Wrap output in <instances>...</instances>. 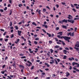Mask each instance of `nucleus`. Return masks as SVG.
<instances>
[{"mask_svg": "<svg viewBox=\"0 0 79 79\" xmlns=\"http://www.w3.org/2000/svg\"><path fill=\"white\" fill-rule=\"evenodd\" d=\"M43 11L44 12H45L46 11V9H43Z\"/></svg>", "mask_w": 79, "mask_h": 79, "instance_id": "41", "label": "nucleus"}, {"mask_svg": "<svg viewBox=\"0 0 79 79\" xmlns=\"http://www.w3.org/2000/svg\"><path fill=\"white\" fill-rule=\"evenodd\" d=\"M77 64V63H76L75 62H73L72 63V65L73 66H74V65H75V64Z\"/></svg>", "mask_w": 79, "mask_h": 79, "instance_id": "19", "label": "nucleus"}, {"mask_svg": "<svg viewBox=\"0 0 79 79\" xmlns=\"http://www.w3.org/2000/svg\"><path fill=\"white\" fill-rule=\"evenodd\" d=\"M36 28H38V29H41V27H37Z\"/></svg>", "mask_w": 79, "mask_h": 79, "instance_id": "62", "label": "nucleus"}, {"mask_svg": "<svg viewBox=\"0 0 79 79\" xmlns=\"http://www.w3.org/2000/svg\"><path fill=\"white\" fill-rule=\"evenodd\" d=\"M50 64H53V63H55V60H53V59L50 60Z\"/></svg>", "mask_w": 79, "mask_h": 79, "instance_id": "4", "label": "nucleus"}, {"mask_svg": "<svg viewBox=\"0 0 79 79\" xmlns=\"http://www.w3.org/2000/svg\"><path fill=\"white\" fill-rule=\"evenodd\" d=\"M63 33V32H59L57 34H59L60 35H57V37L59 39H60V36H61V35H63V34H62Z\"/></svg>", "mask_w": 79, "mask_h": 79, "instance_id": "2", "label": "nucleus"}, {"mask_svg": "<svg viewBox=\"0 0 79 79\" xmlns=\"http://www.w3.org/2000/svg\"><path fill=\"white\" fill-rule=\"evenodd\" d=\"M36 11L37 12H38L39 15H40V14H41V10L39 9H37L36 10Z\"/></svg>", "mask_w": 79, "mask_h": 79, "instance_id": "5", "label": "nucleus"}, {"mask_svg": "<svg viewBox=\"0 0 79 79\" xmlns=\"http://www.w3.org/2000/svg\"><path fill=\"white\" fill-rule=\"evenodd\" d=\"M67 57V56H64V57H63V59L64 60H66V58Z\"/></svg>", "mask_w": 79, "mask_h": 79, "instance_id": "21", "label": "nucleus"}, {"mask_svg": "<svg viewBox=\"0 0 79 79\" xmlns=\"http://www.w3.org/2000/svg\"><path fill=\"white\" fill-rule=\"evenodd\" d=\"M15 27L16 30H18V27L17 26H15Z\"/></svg>", "mask_w": 79, "mask_h": 79, "instance_id": "23", "label": "nucleus"}, {"mask_svg": "<svg viewBox=\"0 0 79 79\" xmlns=\"http://www.w3.org/2000/svg\"><path fill=\"white\" fill-rule=\"evenodd\" d=\"M44 64L45 65H46L47 66V67H50V65L48 64V63H45Z\"/></svg>", "mask_w": 79, "mask_h": 79, "instance_id": "14", "label": "nucleus"}, {"mask_svg": "<svg viewBox=\"0 0 79 79\" xmlns=\"http://www.w3.org/2000/svg\"><path fill=\"white\" fill-rule=\"evenodd\" d=\"M69 61H73V60H74V58L73 57L69 58Z\"/></svg>", "mask_w": 79, "mask_h": 79, "instance_id": "8", "label": "nucleus"}, {"mask_svg": "<svg viewBox=\"0 0 79 79\" xmlns=\"http://www.w3.org/2000/svg\"><path fill=\"white\" fill-rule=\"evenodd\" d=\"M0 11L1 12H3L4 11V10L3 9H0Z\"/></svg>", "mask_w": 79, "mask_h": 79, "instance_id": "44", "label": "nucleus"}, {"mask_svg": "<svg viewBox=\"0 0 79 79\" xmlns=\"http://www.w3.org/2000/svg\"><path fill=\"white\" fill-rule=\"evenodd\" d=\"M27 62L28 63H29V64H32V63H31V62L29 60L27 61Z\"/></svg>", "mask_w": 79, "mask_h": 79, "instance_id": "36", "label": "nucleus"}, {"mask_svg": "<svg viewBox=\"0 0 79 79\" xmlns=\"http://www.w3.org/2000/svg\"><path fill=\"white\" fill-rule=\"evenodd\" d=\"M68 22H69L70 23H72V24H73L74 23V21L73 20H67V19H64L63 20H62V22L63 23H68Z\"/></svg>", "mask_w": 79, "mask_h": 79, "instance_id": "1", "label": "nucleus"}, {"mask_svg": "<svg viewBox=\"0 0 79 79\" xmlns=\"http://www.w3.org/2000/svg\"><path fill=\"white\" fill-rule=\"evenodd\" d=\"M59 50H63V48H60Z\"/></svg>", "mask_w": 79, "mask_h": 79, "instance_id": "64", "label": "nucleus"}, {"mask_svg": "<svg viewBox=\"0 0 79 79\" xmlns=\"http://www.w3.org/2000/svg\"><path fill=\"white\" fill-rule=\"evenodd\" d=\"M7 10V7H5L4 9V11H6V10Z\"/></svg>", "mask_w": 79, "mask_h": 79, "instance_id": "40", "label": "nucleus"}, {"mask_svg": "<svg viewBox=\"0 0 79 79\" xmlns=\"http://www.w3.org/2000/svg\"><path fill=\"white\" fill-rule=\"evenodd\" d=\"M19 67H20V68H24V66L21 65H19Z\"/></svg>", "mask_w": 79, "mask_h": 79, "instance_id": "25", "label": "nucleus"}, {"mask_svg": "<svg viewBox=\"0 0 79 79\" xmlns=\"http://www.w3.org/2000/svg\"><path fill=\"white\" fill-rule=\"evenodd\" d=\"M8 40L7 39H5V42H7Z\"/></svg>", "mask_w": 79, "mask_h": 79, "instance_id": "51", "label": "nucleus"}, {"mask_svg": "<svg viewBox=\"0 0 79 79\" xmlns=\"http://www.w3.org/2000/svg\"><path fill=\"white\" fill-rule=\"evenodd\" d=\"M73 11L74 12H76V10L74 8H73L72 9Z\"/></svg>", "mask_w": 79, "mask_h": 79, "instance_id": "29", "label": "nucleus"}, {"mask_svg": "<svg viewBox=\"0 0 79 79\" xmlns=\"http://www.w3.org/2000/svg\"><path fill=\"white\" fill-rule=\"evenodd\" d=\"M13 37H14V35L13 34H12L11 35V36L10 37V38H13Z\"/></svg>", "mask_w": 79, "mask_h": 79, "instance_id": "47", "label": "nucleus"}, {"mask_svg": "<svg viewBox=\"0 0 79 79\" xmlns=\"http://www.w3.org/2000/svg\"><path fill=\"white\" fill-rule=\"evenodd\" d=\"M34 43L35 44V45H37V42L35 41H34Z\"/></svg>", "mask_w": 79, "mask_h": 79, "instance_id": "38", "label": "nucleus"}, {"mask_svg": "<svg viewBox=\"0 0 79 79\" xmlns=\"http://www.w3.org/2000/svg\"><path fill=\"white\" fill-rule=\"evenodd\" d=\"M69 67L70 68H69V69H70V70H71V69H72V67H71V66H70Z\"/></svg>", "mask_w": 79, "mask_h": 79, "instance_id": "55", "label": "nucleus"}, {"mask_svg": "<svg viewBox=\"0 0 79 79\" xmlns=\"http://www.w3.org/2000/svg\"><path fill=\"white\" fill-rule=\"evenodd\" d=\"M12 66L14 67V68H16V65H15V62H14V64H12Z\"/></svg>", "mask_w": 79, "mask_h": 79, "instance_id": "24", "label": "nucleus"}, {"mask_svg": "<svg viewBox=\"0 0 79 79\" xmlns=\"http://www.w3.org/2000/svg\"><path fill=\"white\" fill-rule=\"evenodd\" d=\"M5 66H6V65L4 64L3 65L2 67V68H5Z\"/></svg>", "mask_w": 79, "mask_h": 79, "instance_id": "43", "label": "nucleus"}, {"mask_svg": "<svg viewBox=\"0 0 79 79\" xmlns=\"http://www.w3.org/2000/svg\"><path fill=\"white\" fill-rule=\"evenodd\" d=\"M55 40H56V41H58V39H57V38H55Z\"/></svg>", "mask_w": 79, "mask_h": 79, "instance_id": "52", "label": "nucleus"}, {"mask_svg": "<svg viewBox=\"0 0 79 79\" xmlns=\"http://www.w3.org/2000/svg\"><path fill=\"white\" fill-rule=\"evenodd\" d=\"M74 35V32H73L71 34V36H72V37H73Z\"/></svg>", "mask_w": 79, "mask_h": 79, "instance_id": "18", "label": "nucleus"}, {"mask_svg": "<svg viewBox=\"0 0 79 79\" xmlns=\"http://www.w3.org/2000/svg\"><path fill=\"white\" fill-rule=\"evenodd\" d=\"M7 77H8V78H9V79H11V78L10 77V76H8Z\"/></svg>", "mask_w": 79, "mask_h": 79, "instance_id": "63", "label": "nucleus"}, {"mask_svg": "<svg viewBox=\"0 0 79 79\" xmlns=\"http://www.w3.org/2000/svg\"><path fill=\"white\" fill-rule=\"evenodd\" d=\"M71 32H69L68 34V36H69L70 35V36H71Z\"/></svg>", "mask_w": 79, "mask_h": 79, "instance_id": "30", "label": "nucleus"}, {"mask_svg": "<svg viewBox=\"0 0 79 79\" xmlns=\"http://www.w3.org/2000/svg\"><path fill=\"white\" fill-rule=\"evenodd\" d=\"M75 47H79V42H77V44L75 45Z\"/></svg>", "mask_w": 79, "mask_h": 79, "instance_id": "9", "label": "nucleus"}, {"mask_svg": "<svg viewBox=\"0 0 79 79\" xmlns=\"http://www.w3.org/2000/svg\"><path fill=\"white\" fill-rule=\"evenodd\" d=\"M77 67H79V64L77 63Z\"/></svg>", "mask_w": 79, "mask_h": 79, "instance_id": "56", "label": "nucleus"}, {"mask_svg": "<svg viewBox=\"0 0 79 79\" xmlns=\"http://www.w3.org/2000/svg\"><path fill=\"white\" fill-rule=\"evenodd\" d=\"M67 39L66 40H65L67 41L68 42H69V39H71V37H69L68 36H67Z\"/></svg>", "mask_w": 79, "mask_h": 79, "instance_id": "6", "label": "nucleus"}, {"mask_svg": "<svg viewBox=\"0 0 79 79\" xmlns=\"http://www.w3.org/2000/svg\"><path fill=\"white\" fill-rule=\"evenodd\" d=\"M11 26H12V22H10V26L11 27Z\"/></svg>", "mask_w": 79, "mask_h": 79, "instance_id": "37", "label": "nucleus"}, {"mask_svg": "<svg viewBox=\"0 0 79 79\" xmlns=\"http://www.w3.org/2000/svg\"><path fill=\"white\" fill-rule=\"evenodd\" d=\"M66 77H68L69 75H70V74L68 72H67L66 73Z\"/></svg>", "mask_w": 79, "mask_h": 79, "instance_id": "12", "label": "nucleus"}, {"mask_svg": "<svg viewBox=\"0 0 79 79\" xmlns=\"http://www.w3.org/2000/svg\"><path fill=\"white\" fill-rule=\"evenodd\" d=\"M55 48H60V46L58 45H56L54 47Z\"/></svg>", "mask_w": 79, "mask_h": 79, "instance_id": "13", "label": "nucleus"}, {"mask_svg": "<svg viewBox=\"0 0 79 79\" xmlns=\"http://www.w3.org/2000/svg\"><path fill=\"white\" fill-rule=\"evenodd\" d=\"M62 43L63 45H65V43H64V41H62Z\"/></svg>", "mask_w": 79, "mask_h": 79, "instance_id": "27", "label": "nucleus"}, {"mask_svg": "<svg viewBox=\"0 0 79 79\" xmlns=\"http://www.w3.org/2000/svg\"><path fill=\"white\" fill-rule=\"evenodd\" d=\"M0 30L1 31H3V32H4V31H5V30L3 29H1Z\"/></svg>", "mask_w": 79, "mask_h": 79, "instance_id": "60", "label": "nucleus"}, {"mask_svg": "<svg viewBox=\"0 0 79 79\" xmlns=\"http://www.w3.org/2000/svg\"><path fill=\"white\" fill-rule=\"evenodd\" d=\"M64 53V54H66L67 53V51L66 50H64L63 51Z\"/></svg>", "mask_w": 79, "mask_h": 79, "instance_id": "15", "label": "nucleus"}, {"mask_svg": "<svg viewBox=\"0 0 79 79\" xmlns=\"http://www.w3.org/2000/svg\"><path fill=\"white\" fill-rule=\"evenodd\" d=\"M67 36H61L60 37V38L61 39H62V38H63V39H64V40H66V39H67Z\"/></svg>", "mask_w": 79, "mask_h": 79, "instance_id": "7", "label": "nucleus"}, {"mask_svg": "<svg viewBox=\"0 0 79 79\" xmlns=\"http://www.w3.org/2000/svg\"><path fill=\"white\" fill-rule=\"evenodd\" d=\"M49 43L50 44H52V41H49Z\"/></svg>", "mask_w": 79, "mask_h": 79, "instance_id": "34", "label": "nucleus"}, {"mask_svg": "<svg viewBox=\"0 0 79 79\" xmlns=\"http://www.w3.org/2000/svg\"><path fill=\"white\" fill-rule=\"evenodd\" d=\"M47 35H48L49 37H51V34H49L48 33H47Z\"/></svg>", "mask_w": 79, "mask_h": 79, "instance_id": "17", "label": "nucleus"}, {"mask_svg": "<svg viewBox=\"0 0 79 79\" xmlns=\"http://www.w3.org/2000/svg\"><path fill=\"white\" fill-rule=\"evenodd\" d=\"M18 34L20 36L21 34V31H18Z\"/></svg>", "mask_w": 79, "mask_h": 79, "instance_id": "10", "label": "nucleus"}, {"mask_svg": "<svg viewBox=\"0 0 79 79\" xmlns=\"http://www.w3.org/2000/svg\"><path fill=\"white\" fill-rule=\"evenodd\" d=\"M65 49L66 50H69V48H68V47L65 48Z\"/></svg>", "mask_w": 79, "mask_h": 79, "instance_id": "28", "label": "nucleus"}, {"mask_svg": "<svg viewBox=\"0 0 79 79\" xmlns=\"http://www.w3.org/2000/svg\"><path fill=\"white\" fill-rule=\"evenodd\" d=\"M45 73H42V76H44L45 75Z\"/></svg>", "mask_w": 79, "mask_h": 79, "instance_id": "50", "label": "nucleus"}, {"mask_svg": "<svg viewBox=\"0 0 79 79\" xmlns=\"http://www.w3.org/2000/svg\"><path fill=\"white\" fill-rule=\"evenodd\" d=\"M43 27H44L45 28L47 29V28H48V26L47 25H42Z\"/></svg>", "mask_w": 79, "mask_h": 79, "instance_id": "11", "label": "nucleus"}, {"mask_svg": "<svg viewBox=\"0 0 79 79\" xmlns=\"http://www.w3.org/2000/svg\"><path fill=\"white\" fill-rule=\"evenodd\" d=\"M57 44H59L60 45H61V43H60V42H57Z\"/></svg>", "mask_w": 79, "mask_h": 79, "instance_id": "53", "label": "nucleus"}, {"mask_svg": "<svg viewBox=\"0 0 79 79\" xmlns=\"http://www.w3.org/2000/svg\"><path fill=\"white\" fill-rule=\"evenodd\" d=\"M21 6H23V5H22V4H20L19 5V7H21Z\"/></svg>", "mask_w": 79, "mask_h": 79, "instance_id": "54", "label": "nucleus"}, {"mask_svg": "<svg viewBox=\"0 0 79 79\" xmlns=\"http://www.w3.org/2000/svg\"><path fill=\"white\" fill-rule=\"evenodd\" d=\"M9 2L10 3H12V1L11 0H9Z\"/></svg>", "mask_w": 79, "mask_h": 79, "instance_id": "61", "label": "nucleus"}, {"mask_svg": "<svg viewBox=\"0 0 79 79\" xmlns=\"http://www.w3.org/2000/svg\"><path fill=\"white\" fill-rule=\"evenodd\" d=\"M61 3V4L63 5H64L66 4V3H65V2H62Z\"/></svg>", "mask_w": 79, "mask_h": 79, "instance_id": "45", "label": "nucleus"}, {"mask_svg": "<svg viewBox=\"0 0 79 79\" xmlns=\"http://www.w3.org/2000/svg\"><path fill=\"white\" fill-rule=\"evenodd\" d=\"M56 31H58V30H59V27H56Z\"/></svg>", "mask_w": 79, "mask_h": 79, "instance_id": "49", "label": "nucleus"}, {"mask_svg": "<svg viewBox=\"0 0 79 79\" xmlns=\"http://www.w3.org/2000/svg\"><path fill=\"white\" fill-rule=\"evenodd\" d=\"M32 24H33V25H34L35 26H37V24H36V23H35L33 22L32 23Z\"/></svg>", "mask_w": 79, "mask_h": 79, "instance_id": "22", "label": "nucleus"}, {"mask_svg": "<svg viewBox=\"0 0 79 79\" xmlns=\"http://www.w3.org/2000/svg\"><path fill=\"white\" fill-rule=\"evenodd\" d=\"M73 16L70 15H69L67 17V18L69 19H73Z\"/></svg>", "mask_w": 79, "mask_h": 79, "instance_id": "3", "label": "nucleus"}, {"mask_svg": "<svg viewBox=\"0 0 79 79\" xmlns=\"http://www.w3.org/2000/svg\"><path fill=\"white\" fill-rule=\"evenodd\" d=\"M39 40V38H36L35 39V40Z\"/></svg>", "mask_w": 79, "mask_h": 79, "instance_id": "46", "label": "nucleus"}, {"mask_svg": "<svg viewBox=\"0 0 79 79\" xmlns=\"http://www.w3.org/2000/svg\"><path fill=\"white\" fill-rule=\"evenodd\" d=\"M54 61H55V62L56 64H58V62H57V61H56V59H55Z\"/></svg>", "mask_w": 79, "mask_h": 79, "instance_id": "32", "label": "nucleus"}, {"mask_svg": "<svg viewBox=\"0 0 79 79\" xmlns=\"http://www.w3.org/2000/svg\"><path fill=\"white\" fill-rule=\"evenodd\" d=\"M62 27L63 28H64L65 29H67V27L65 25H62Z\"/></svg>", "mask_w": 79, "mask_h": 79, "instance_id": "16", "label": "nucleus"}, {"mask_svg": "<svg viewBox=\"0 0 79 79\" xmlns=\"http://www.w3.org/2000/svg\"><path fill=\"white\" fill-rule=\"evenodd\" d=\"M57 60L58 61V62H59L60 61V60L59 59H57Z\"/></svg>", "mask_w": 79, "mask_h": 79, "instance_id": "48", "label": "nucleus"}, {"mask_svg": "<svg viewBox=\"0 0 79 79\" xmlns=\"http://www.w3.org/2000/svg\"><path fill=\"white\" fill-rule=\"evenodd\" d=\"M77 19V20L79 19V18H75L74 19V20H76Z\"/></svg>", "mask_w": 79, "mask_h": 79, "instance_id": "35", "label": "nucleus"}, {"mask_svg": "<svg viewBox=\"0 0 79 79\" xmlns=\"http://www.w3.org/2000/svg\"><path fill=\"white\" fill-rule=\"evenodd\" d=\"M42 30L44 32V33H47V32H46V31H45L44 29H42Z\"/></svg>", "mask_w": 79, "mask_h": 79, "instance_id": "31", "label": "nucleus"}, {"mask_svg": "<svg viewBox=\"0 0 79 79\" xmlns=\"http://www.w3.org/2000/svg\"><path fill=\"white\" fill-rule=\"evenodd\" d=\"M71 7H72V8H74V6L72 4H71Z\"/></svg>", "mask_w": 79, "mask_h": 79, "instance_id": "39", "label": "nucleus"}, {"mask_svg": "<svg viewBox=\"0 0 79 79\" xmlns=\"http://www.w3.org/2000/svg\"><path fill=\"white\" fill-rule=\"evenodd\" d=\"M50 50L51 51V53H53V49H50Z\"/></svg>", "mask_w": 79, "mask_h": 79, "instance_id": "26", "label": "nucleus"}, {"mask_svg": "<svg viewBox=\"0 0 79 79\" xmlns=\"http://www.w3.org/2000/svg\"><path fill=\"white\" fill-rule=\"evenodd\" d=\"M77 31V27H75V32H76Z\"/></svg>", "mask_w": 79, "mask_h": 79, "instance_id": "59", "label": "nucleus"}, {"mask_svg": "<svg viewBox=\"0 0 79 79\" xmlns=\"http://www.w3.org/2000/svg\"><path fill=\"white\" fill-rule=\"evenodd\" d=\"M21 58H22V59H23V58H26V56H23V57H22Z\"/></svg>", "mask_w": 79, "mask_h": 79, "instance_id": "57", "label": "nucleus"}, {"mask_svg": "<svg viewBox=\"0 0 79 79\" xmlns=\"http://www.w3.org/2000/svg\"><path fill=\"white\" fill-rule=\"evenodd\" d=\"M26 64L27 65V66H31V64H28L27 63H26Z\"/></svg>", "mask_w": 79, "mask_h": 79, "instance_id": "42", "label": "nucleus"}, {"mask_svg": "<svg viewBox=\"0 0 79 79\" xmlns=\"http://www.w3.org/2000/svg\"><path fill=\"white\" fill-rule=\"evenodd\" d=\"M74 48L75 49H76V50H77V51H79V48H76V47H75Z\"/></svg>", "mask_w": 79, "mask_h": 79, "instance_id": "20", "label": "nucleus"}, {"mask_svg": "<svg viewBox=\"0 0 79 79\" xmlns=\"http://www.w3.org/2000/svg\"><path fill=\"white\" fill-rule=\"evenodd\" d=\"M40 60H37L36 61V62H38V63H39V62H40Z\"/></svg>", "mask_w": 79, "mask_h": 79, "instance_id": "58", "label": "nucleus"}, {"mask_svg": "<svg viewBox=\"0 0 79 79\" xmlns=\"http://www.w3.org/2000/svg\"><path fill=\"white\" fill-rule=\"evenodd\" d=\"M1 73L2 74H3L5 73V72H4V71H1Z\"/></svg>", "mask_w": 79, "mask_h": 79, "instance_id": "33", "label": "nucleus"}]
</instances>
